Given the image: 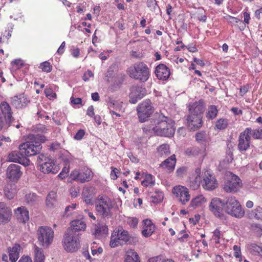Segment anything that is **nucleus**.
Masks as SVG:
<instances>
[{
    "mask_svg": "<svg viewBox=\"0 0 262 262\" xmlns=\"http://www.w3.org/2000/svg\"><path fill=\"white\" fill-rule=\"evenodd\" d=\"M174 124V121L171 118L163 114H157L149 129L158 136L171 137L175 133Z\"/></svg>",
    "mask_w": 262,
    "mask_h": 262,
    "instance_id": "f257e3e1",
    "label": "nucleus"
},
{
    "mask_svg": "<svg viewBox=\"0 0 262 262\" xmlns=\"http://www.w3.org/2000/svg\"><path fill=\"white\" fill-rule=\"evenodd\" d=\"M30 141L21 144L19 146L20 152L24 154L25 156H33L39 154L42 149L41 143H44L47 139L43 135L39 134L30 136Z\"/></svg>",
    "mask_w": 262,
    "mask_h": 262,
    "instance_id": "f03ea898",
    "label": "nucleus"
},
{
    "mask_svg": "<svg viewBox=\"0 0 262 262\" xmlns=\"http://www.w3.org/2000/svg\"><path fill=\"white\" fill-rule=\"evenodd\" d=\"M139 242L138 238L129 234L127 231L118 229L112 234L110 245L114 248L123 243L128 245H135Z\"/></svg>",
    "mask_w": 262,
    "mask_h": 262,
    "instance_id": "7ed1b4c3",
    "label": "nucleus"
},
{
    "mask_svg": "<svg viewBox=\"0 0 262 262\" xmlns=\"http://www.w3.org/2000/svg\"><path fill=\"white\" fill-rule=\"evenodd\" d=\"M224 210L227 214L238 219L244 216L245 211L235 197H227L224 200Z\"/></svg>",
    "mask_w": 262,
    "mask_h": 262,
    "instance_id": "20e7f679",
    "label": "nucleus"
},
{
    "mask_svg": "<svg viewBox=\"0 0 262 262\" xmlns=\"http://www.w3.org/2000/svg\"><path fill=\"white\" fill-rule=\"evenodd\" d=\"M62 244L64 249L68 252H75L80 248L79 234L74 233L72 230H67Z\"/></svg>",
    "mask_w": 262,
    "mask_h": 262,
    "instance_id": "39448f33",
    "label": "nucleus"
},
{
    "mask_svg": "<svg viewBox=\"0 0 262 262\" xmlns=\"http://www.w3.org/2000/svg\"><path fill=\"white\" fill-rule=\"evenodd\" d=\"M129 76L142 82L146 81L149 76V71L146 64L143 62L135 63L127 70Z\"/></svg>",
    "mask_w": 262,
    "mask_h": 262,
    "instance_id": "423d86ee",
    "label": "nucleus"
},
{
    "mask_svg": "<svg viewBox=\"0 0 262 262\" xmlns=\"http://www.w3.org/2000/svg\"><path fill=\"white\" fill-rule=\"evenodd\" d=\"M37 163L40 167V170L44 173L55 174L59 170V167L55 165L54 161L40 154L37 159Z\"/></svg>",
    "mask_w": 262,
    "mask_h": 262,
    "instance_id": "0eeeda50",
    "label": "nucleus"
},
{
    "mask_svg": "<svg viewBox=\"0 0 262 262\" xmlns=\"http://www.w3.org/2000/svg\"><path fill=\"white\" fill-rule=\"evenodd\" d=\"M37 235L39 245L47 248L53 242L54 231L51 227L41 226L38 229Z\"/></svg>",
    "mask_w": 262,
    "mask_h": 262,
    "instance_id": "6e6552de",
    "label": "nucleus"
},
{
    "mask_svg": "<svg viewBox=\"0 0 262 262\" xmlns=\"http://www.w3.org/2000/svg\"><path fill=\"white\" fill-rule=\"evenodd\" d=\"M113 207L111 201L106 196H99L96 202V210L103 217L111 215V209Z\"/></svg>",
    "mask_w": 262,
    "mask_h": 262,
    "instance_id": "1a4fd4ad",
    "label": "nucleus"
},
{
    "mask_svg": "<svg viewBox=\"0 0 262 262\" xmlns=\"http://www.w3.org/2000/svg\"><path fill=\"white\" fill-rule=\"evenodd\" d=\"M224 200L222 201L219 198H213L209 204V209L216 217L225 220L226 215L224 212Z\"/></svg>",
    "mask_w": 262,
    "mask_h": 262,
    "instance_id": "9d476101",
    "label": "nucleus"
},
{
    "mask_svg": "<svg viewBox=\"0 0 262 262\" xmlns=\"http://www.w3.org/2000/svg\"><path fill=\"white\" fill-rule=\"evenodd\" d=\"M140 122H144L154 112V107L149 99H146L139 104L137 108Z\"/></svg>",
    "mask_w": 262,
    "mask_h": 262,
    "instance_id": "9b49d317",
    "label": "nucleus"
},
{
    "mask_svg": "<svg viewBox=\"0 0 262 262\" xmlns=\"http://www.w3.org/2000/svg\"><path fill=\"white\" fill-rule=\"evenodd\" d=\"M70 177L72 180L83 183L90 181L93 178V172L87 168L81 171L74 170L72 171Z\"/></svg>",
    "mask_w": 262,
    "mask_h": 262,
    "instance_id": "f8f14e48",
    "label": "nucleus"
},
{
    "mask_svg": "<svg viewBox=\"0 0 262 262\" xmlns=\"http://www.w3.org/2000/svg\"><path fill=\"white\" fill-rule=\"evenodd\" d=\"M202 186L205 190H213L217 188L218 183L215 177L207 170L203 174Z\"/></svg>",
    "mask_w": 262,
    "mask_h": 262,
    "instance_id": "ddd939ff",
    "label": "nucleus"
},
{
    "mask_svg": "<svg viewBox=\"0 0 262 262\" xmlns=\"http://www.w3.org/2000/svg\"><path fill=\"white\" fill-rule=\"evenodd\" d=\"M172 193L182 204H185L190 200L188 189L184 186H178L174 187L172 189Z\"/></svg>",
    "mask_w": 262,
    "mask_h": 262,
    "instance_id": "4468645a",
    "label": "nucleus"
},
{
    "mask_svg": "<svg viewBox=\"0 0 262 262\" xmlns=\"http://www.w3.org/2000/svg\"><path fill=\"white\" fill-rule=\"evenodd\" d=\"M249 129H245L242 132L238 137V148L241 152L247 150L250 147L251 136L248 134Z\"/></svg>",
    "mask_w": 262,
    "mask_h": 262,
    "instance_id": "2eb2a0df",
    "label": "nucleus"
},
{
    "mask_svg": "<svg viewBox=\"0 0 262 262\" xmlns=\"http://www.w3.org/2000/svg\"><path fill=\"white\" fill-rule=\"evenodd\" d=\"M146 91L145 88L139 86H133L130 88L129 94V102L135 104L138 100L145 96Z\"/></svg>",
    "mask_w": 262,
    "mask_h": 262,
    "instance_id": "dca6fc26",
    "label": "nucleus"
},
{
    "mask_svg": "<svg viewBox=\"0 0 262 262\" xmlns=\"http://www.w3.org/2000/svg\"><path fill=\"white\" fill-rule=\"evenodd\" d=\"M242 186V183L240 179L237 176L233 175L225 184L224 189L228 193L235 192Z\"/></svg>",
    "mask_w": 262,
    "mask_h": 262,
    "instance_id": "f3484780",
    "label": "nucleus"
},
{
    "mask_svg": "<svg viewBox=\"0 0 262 262\" xmlns=\"http://www.w3.org/2000/svg\"><path fill=\"white\" fill-rule=\"evenodd\" d=\"M8 160L10 162H17L25 166L29 165L30 162L20 149L19 151L11 152L8 156Z\"/></svg>",
    "mask_w": 262,
    "mask_h": 262,
    "instance_id": "a211bd4d",
    "label": "nucleus"
},
{
    "mask_svg": "<svg viewBox=\"0 0 262 262\" xmlns=\"http://www.w3.org/2000/svg\"><path fill=\"white\" fill-rule=\"evenodd\" d=\"M22 174L20 166L18 165L10 164L7 169V177L13 181H17Z\"/></svg>",
    "mask_w": 262,
    "mask_h": 262,
    "instance_id": "6ab92c4d",
    "label": "nucleus"
},
{
    "mask_svg": "<svg viewBox=\"0 0 262 262\" xmlns=\"http://www.w3.org/2000/svg\"><path fill=\"white\" fill-rule=\"evenodd\" d=\"M16 184L11 181L8 182L3 188V193L5 197L8 200H11L14 198L17 192Z\"/></svg>",
    "mask_w": 262,
    "mask_h": 262,
    "instance_id": "aec40b11",
    "label": "nucleus"
},
{
    "mask_svg": "<svg viewBox=\"0 0 262 262\" xmlns=\"http://www.w3.org/2000/svg\"><path fill=\"white\" fill-rule=\"evenodd\" d=\"M187 124L190 130H196L202 126V117L189 114L187 117Z\"/></svg>",
    "mask_w": 262,
    "mask_h": 262,
    "instance_id": "412c9836",
    "label": "nucleus"
},
{
    "mask_svg": "<svg viewBox=\"0 0 262 262\" xmlns=\"http://www.w3.org/2000/svg\"><path fill=\"white\" fill-rule=\"evenodd\" d=\"M12 212L3 202H0V225L9 222L11 219Z\"/></svg>",
    "mask_w": 262,
    "mask_h": 262,
    "instance_id": "4be33fe9",
    "label": "nucleus"
},
{
    "mask_svg": "<svg viewBox=\"0 0 262 262\" xmlns=\"http://www.w3.org/2000/svg\"><path fill=\"white\" fill-rule=\"evenodd\" d=\"M14 213L19 222L25 224L29 220V212L24 206H20L14 210Z\"/></svg>",
    "mask_w": 262,
    "mask_h": 262,
    "instance_id": "5701e85b",
    "label": "nucleus"
},
{
    "mask_svg": "<svg viewBox=\"0 0 262 262\" xmlns=\"http://www.w3.org/2000/svg\"><path fill=\"white\" fill-rule=\"evenodd\" d=\"M30 102L29 99L24 95L15 96L12 98V104L16 108L26 107Z\"/></svg>",
    "mask_w": 262,
    "mask_h": 262,
    "instance_id": "b1692460",
    "label": "nucleus"
},
{
    "mask_svg": "<svg viewBox=\"0 0 262 262\" xmlns=\"http://www.w3.org/2000/svg\"><path fill=\"white\" fill-rule=\"evenodd\" d=\"M155 73L159 79L166 80L170 76V70L165 64H160L156 67Z\"/></svg>",
    "mask_w": 262,
    "mask_h": 262,
    "instance_id": "393cba45",
    "label": "nucleus"
},
{
    "mask_svg": "<svg viewBox=\"0 0 262 262\" xmlns=\"http://www.w3.org/2000/svg\"><path fill=\"white\" fill-rule=\"evenodd\" d=\"M94 188L92 187L85 186L83 188L82 196L85 203L89 205L93 204L94 197Z\"/></svg>",
    "mask_w": 262,
    "mask_h": 262,
    "instance_id": "a878e982",
    "label": "nucleus"
},
{
    "mask_svg": "<svg viewBox=\"0 0 262 262\" xmlns=\"http://www.w3.org/2000/svg\"><path fill=\"white\" fill-rule=\"evenodd\" d=\"M204 109V102L202 100H200L190 106L189 114L202 117Z\"/></svg>",
    "mask_w": 262,
    "mask_h": 262,
    "instance_id": "bb28decb",
    "label": "nucleus"
},
{
    "mask_svg": "<svg viewBox=\"0 0 262 262\" xmlns=\"http://www.w3.org/2000/svg\"><path fill=\"white\" fill-rule=\"evenodd\" d=\"M247 217L250 220H255L262 222V207L256 206L253 209L247 212Z\"/></svg>",
    "mask_w": 262,
    "mask_h": 262,
    "instance_id": "cd10ccee",
    "label": "nucleus"
},
{
    "mask_svg": "<svg viewBox=\"0 0 262 262\" xmlns=\"http://www.w3.org/2000/svg\"><path fill=\"white\" fill-rule=\"evenodd\" d=\"M144 229L142 231L143 235L145 237L150 236L155 231V227L151 220L146 219L143 221Z\"/></svg>",
    "mask_w": 262,
    "mask_h": 262,
    "instance_id": "c85d7f7f",
    "label": "nucleus"
},
{
    "mask_svg": "<svg viewBox=\"0 0 262 262\" xmlns=\"http://www.w3.org/2000/svg\"><path fill=\"white\" fill-rule=\"evenodd\" d=\"M46 256L41 248H39L36 245L33 246V262L45 261Z\"/></svg>",
    "mask_w": 262,
    "mask_h": 262,
    "instance_id": "c756f323",
    "label": "nucleus"
},
{
    "mask_svg": "<svg viewBox=\"0 0 262 262\" xmlns=\"http://www.w3.org/2000/svg\"><path fill=\"white\" fill-rule=\"evenodd\" d=\"M94 230L93 234L97 237H100L101 236L106 234L108 232L107 227L103 223L95 224Z\"/></svg>",
    "mask_w": 262,
    "mask_h": 262,
    "instance_id": "7c9ffc66",
    "label": "nucleus"
},
{
    "mask_svg": "<svg viewBox=\"0 0 262 262\" xmlns=\"http://www.w3.org/2000/svg\"><path fill=\"white\" fill-rule=\"evenodd\" d=\"M195 138L199 143L204 145V147H205L206 144L209 142L210 140L209 135L204 130L196 133Z\"/></svg>",
    "mask_w": 262,
    "mask_h": 262,
    "instance_id": "2f4dec72",
    "label": "nucleus"
},
{
    "mask_svg": "<svg viewBox=\"0 0 262 262\" xmlns=\"http://www.w3.org/2000/svg\"><path fill=\"white\" fill-rule=\"evenodd\" d=\"M176 163V159L175 155H173L162 162L160 164V166L164 168L167 169V170L170 172L174 169Z\"/></svg>",
    "mask_w": 262,
    "mask_h": 262,
    "instance_id": "473e14b6",
    "label": "nucleus"
},
{
    "mask_svg": "<svg viewBox=\"0 0 262 262\" xmlns=\"http://www.w3.org/2000/svg\"><path fill=\"white\" fill-rule=\"evenodd\" d=\"M86 228L85 223L82 221L77 220L72 221L71 223V227L67 230H72L74 233H76L79 231L84 230Z\"/></svg>",
    "mask_w": 262,
    "mask_h": 262,
    "instance_id": "72a5a7b5",
    "label": "nucleus"
},
{
    "mask_svg": "<svg viewBox=\"0 0 262 262\" xmlns=\"http://www.w3.org/2000/svg\"><path fill=\"white\" fill-rule=\"evenodd\" d=\"M20 250V246L19 244H15L14 246L9 248V259L12 262H15L19 256V251Z\"/></svg>",
    "mask_w": 262,
    "mask_h": 262,
    "instance_id": "f704fd0d",
    "label": "nucleus"
},
{
    "mask_svg": "<svg viewBox=\"0 0 262 262\" xmlns=\"http://www.w3.org/2000/svg\"><path fill=\"white\" fill-rule=\"evenodd\" d=\"M125 262H140L138 253L134 250H129L126 252Z\"/></svg>",
    "mask_w": 262,
    "mask_h": 262,
    "instance_id": "c9c22d12",
    "label": "nucleus"
},
{
    "mask_svg": "<svg viewBox=\"0 0 262 262\" xmlns=\"http://www.w3.org/2000/svg\"><path fill=\"white\" fill-rule=\"evenodd\" d=\"M1 110L2 113L0 115L6 116L9 117L13 118L12 112L10 106L7 102L3 101L1 102Z\"/></svg>",
    "mask_w": 262,
    "mask_h": 262,
    "instance_id": "e433bc0d",
    "label": "nucleus"
},
{
    "mask_svg": "<svg viewBox=\"0 0 262 262\" xmlns=\"http://www.w3.org/2000/svg\"><path fill=\"white\" fill-rule=\"evenodd\" d=\"M13 119V118L0 115V130L7 129L10 126Z\"/></svg>",
    "mask_w": 262,
    "mask_h": 262,
    "instance_id": "4c0bfd02",
    "label": "nucleus"
},
{
    "mask_svg": "<svg viewBox=\"0 0 262 262\" xmlns=\"http://www.w3.org/2000/svg\"><path fill=\"white\" fill-rule=\"evenodd\" d=\"M205 150V147H203V149H201L199 147L192 146L187 148L185 152L187 156H196L203 153Z\"/></svg>",
    "mask_w": 262,
    "mask_h": 262,
    "instance_id": "58836bf2",
    "label": "nucleus"
},
{
    "mask_svg": "<svg viewBox=\"0 0 262 262\" xmlns=\"http://www.w3.org/2000/svg\"><path fill=\"white\" fill-rule=\"evenodd\" d=\"M246 129H249L250 132L248 134L249 136H252L254 139H262V127H258L256 129H252L250 127H247Z\"/></svg>",
    "mask_w": 262,
    "mask_h": 262,
    "instance_id": "ea45409f",
    "label": "nucleus"
},
{
    "mask_svg": "<svg viewBox=\"0 0 262 262\" xmlns=\"http://www.w3.org/2000/svg\"><path fill=\"white\" fill-rule=\"evenodd\" d=\"M217 113L218 110L216 106L214 105H210L206 113V117L209 119L212 120L216 117Z\"/></svg>",
    "mask_w": 262,
    "mask_h": 262,
    "instance_id": "a19ab883",
    "label": "nucleus"
},
{
    "mask_svg": "<svg viewBox=\"0 0 262 262\" xmlns=\"http://www.w3.org/2000/svg\"><path fill=\"white\" fill-rule=\"evenodd\" d=\"M158 152L161 157L169 155L170 154L169 146L167 144L161 145L158 147Z\"/></svg>",
    "mask_w": 262,
    "mask_h": 262,
    "instance_id": "79ce46f5",
    "label": "nucleus"
},
{
    "mask_svg": "<svg viewBox=\"0 0 262 262\" xmlns=\"http://www.w3.org/2000/svg\"><path fill=\"white\" fill-rule=\"evenodd\" d=\"M56 203V193L54 191L50 192L47 196L46 204L49 207H53Z\"/></svg>",
    "mask_w": 262,
    "mask_h": 262,
    "instance_id": "37998d69",
    "label": "nucleus"
},
{
    "mask_svg": "<svg viewBox=\"0 0 262 262\" xmlns=\"http://www.w3.org/2000/svg\"><path fill=\"white\" fill-rule=\"evenodd\" d=\"M25 199L27 204L32 205L38 201V197L34 193H29L26 194Z\"/></svg>",
    "mask_w": 262,
    "mask_h": 262,
    "instance_id": "c03bdc74",
    "label": "nucleus"
},
{
    "mask_svg": "<svg viewBox=\"0 0 262 262\" xmlns=\"http://www.w3.org/2000/svg\"><path fill=\"white\" fill-rule=\"evenodd\" d=\"M152 202L154 203H158L161 202L164 198V194L162 191L156 190L151 196Z\"/></svg>",
    "mask_w": 262,
    "mask_h": 262,
    "instance_id": "a18cd8bd",
    "label": "nucleus"
},
{
    "mask_svg": "<svg viewBox=\"0 0 262 262\" xmlns=\"http://www.w3.org/2000/svg\"><path fill=\"white\" fill-rule=\"evenodd\" d=\"M155 180H153V176L150 174H147L145 176V178L141 184L143 186L147 187L148 186H152L155 185Z\"/></svg>",
    "mask_w": 262,
    "mask_h": 262,
    "instance_id": "49530a36",
    "label": "nucleus"
},
{
    "mask_svg": "<svg viewBox=\"0 0 262 262\" xmlns=\"http://www.w3.org/2000/svg\"><path fill=\"white\" fill-rule=\"evenodd\" d=\"M206 202L205 198L203 195H199L194 198L190 203V205L192 207L200 206L202 203Z\"/></svg>",
    "mask_w": 262,
    "mask_h": 262,
    "instance_id": "de8ad7c7",
    "label": "nucleus"
},
{
    "mask_svg": "<svg viewBox=\"0 0 262 262\" xmlns=\"http://www.w3.org/2000/svg\"><path fill=\"white\" fill-rule=\"evenodd\" d=\"M251 252L254 255H260L262 256V247L253 244L250 246Z\"/></svg>",
    "mask_w": 262,
    "mask_h": 262,
    "instance_id": "09e8293b",
    "label": "nucleus"
},
{
    "mask_svg": "<svg viewBox=\"0 0 262 262\" xmlns=\"http://www.w3.org/2000/svg\"><path fill=\"white\" fill-rule=\"evenodd\" d=\"M228 120L226 119H220L216 122L215 126L217 129H224L227 127Z\"/></svg>",
    "mask_w": 262,
    "mask_h": 262,
    "instance_id": "8fccbe9b",
    "label": "nucleus"
},
{
    "mask_svg": "<svg viewBox=\"0 0 262 262\" xmlns=\"http://www.w3.org/2000/svg\"><path fill=\"white\" fill-rule=\"evenodd\" d=\"M49 129L43 124H38L36 125L33 129V130L38 134L39 133H46Z\"/></svg>",
    "mask_w": 262,
    "mask_h": 262,
    "instance_id": "3c124183",
    "label": "nucleus"
},
{
    "mask_svg": "<svg viewBox=\"0 0 262 262\" xmlns=\"http://www.w3.org/2000/svg\"><path fill=\"white\" fill-rule=\"evenodd\" d=\"M223 236V233L218 229L214 230L213 232V239L215 241L216 244H219L220 239Z\"/></svg>",
    "mask_w": 262,
    "mask_h": 262,
    "instance_id": "603ef678",
    "label": "nucleus"
},
{
    "mask_svg": "<svg viewBox=\"0 0 262 262\" xmlns=\"http://www.w3.org/2000/svg\"><path fill=\"white\" fill-rule=\"evenodd\" d=\"M39 68L46 72H50L52 70V66L48 61L41 63Z\"/></svg>",
    "mask_w": 262,
    "mask_h": 262,
    "instance_id": "864d4df0",
    "label": "nucleus"
},
{
    "mask_svg": "<svg viewBox=\"0 0 262 262\" xmlns=\"http://www.w3.org/2000/svg\"><path fill=\"white\" fill-rule=\"evenodd\" d=\"M128 224L132 228L137 227L138 223V220L136 217H129L127 219Z\"/></svg>",
    "mask_w": 262,
    "mask_h": 262,
    "instance_id": "5fc2aeb1",
    "label": "nucleus"
},
{
    "mask_svg": "<svg viewBox=\"0 0 262 262\" xmlns=\"http://www.w3.org/2000/svg\"><path fill=\"white\" fill-rule=\"evenodd\" d=\"M45 93L47 97H48L49 99H51V98H56V94L55 93L53 92L52 89L49 88V89H46L45 90Z\"/></svg>",
    "mask_w": 262,
    "mask_h": 262,
    "instance_id": "6e6d98bb",
    "label": "nucleus"
},
{
    "mask_svg": "<svg viewBox=\"0 0 262 262\" xmlns=\"http://www.w3.org/2000/svg\"><path fill=\"white\" fill-rule=\"evenodd\" d=\"M76 207V204H72L71 205L67 206L64 210V216H66L67 217L68 216L71 214V211L75 209Z\"/></svg>",
    "mask_w": 262,
    "mask_h": 262,
    "instance_id": "4d7b16f0",
    "label": "nucleus"
},
{
    "mask_svg": "<svg viewBox=\"0 0 262 262\" xmlns=\"http://www.w3.org/2000/svg\"><path fill=\"white\" fill-rule=\"evenodd\" d=\"M201 183V177L200 176H199V177L196 176L194 180V184L192 185H191L190 186L193 189H197ZM192 183H193V182H192Z\"/></svg>",
    "mask_w": 262,
    "mask_h": 262,
    "instance_id": "13d9d810",
    "label": "nucleus"
},
{
    "mask_svg": "<svg viewBox=\"0 0 262 262\" xmlns=\"http://www.w3.org/2000/svg\"><path fill=\"white\" fill-rule=\"evenodd\" d=\"M84 135V130L83 129H79L74 136V138L76 140H80L82 139Z\"/></svg>",
    "mask_w": 262,
    "mask_h": 262,
    "instance_id": "bf43d9fd",
    "label": "nucleus"
},
{
    "mask_svg": "<svg viewBox=\"0 0 262 262\" xmlns=\"http://www.w3.org/2000/svg\"><path fill=\"white\" fill-rule=\"evenodd\" d=\"M147 6L153 10H155L156 7L157 6V2L156 0H147Z\"/></svg>",
    "mask_w": 262,
    "mask_h": 262,
    "instance_id": "052dcab7",
    "label": "nucleus"
},
{
    "mask_svg": "<svg viewBox=\"0 0 262 262\" xmlns=\"http://www.w3.org/2000/svg\"><path fill=\"white\" fill-rule=\"evenodd\" d=\"M233 250L234 251V256L236 258H239V261H242V259L241 258V254L239 252V248L237 246L234 245L233 247Z\"/></svg>",
    "mask_w": 262,
    "mask_h": 262,
    "instance_id": "680f3d73",
    "label": "nucleus"
},
{
    "mask_svg": "<svg viewBox=\"0 0 262 262\" xmlns=\"http://www.w3.org/2000/svg\"><path fill=\"white\" fill-rule=\"evenodd\" d=\"M252 227L258 235L262 234V226L260 224H255L252 225Z\"/></svg>",
    "mask_w": 262,
    "mask_h": 262,
    "instance_id": "e2e57ef3",
    "label": "nucleus"
},
{
    "mask_svg": "<svg viewBox=\"0 0 262 262\" xmlns=\"http://www.w3.org/2000/svg\"><path fill=\"white\" fill-rule=\"evenodd\" d=\"M186 171V168L185 167H182L177 170L176 173L177 176L181 177L185 173Z\"/></svg>",
    "mask_w": 262,
    "mask_h": 262,
    "instance_id": "0e129e2a",
    "label": "nucleus"
},
{
    "mask_svg": "<svg viewBox=\"0 0 262 262\" xmlns=\"http://www.w3.org/2000/svg\"><path fill=\"white\" fill-rule=\"evenodd\" d=\"M112 170L110 174L111 178L113 180H116L118 178L117 173L119 172V171L116 168L112 167Z\"/></svg>",
    "mask_w": 262,
    "mask_h": 262,
    "instance_id": "69168bd1",
    "label": "nucleus"
},
{
    "mask_svg": "<svg viewBox=\"0 0 262 262\" xmlns=\"http://www.w3.org/2000/svg\"><path fill=\"white\" fill-rule=\"evenodd\" d=\"M94 74L92 71L88 70L86 71L83 76V80L85 81H88L90 77H93Z\"/></svg>",
    "mask_w": 262,
    "mask_h": 262,
    "instance_id": "338daca9",
    "label": "nucleus"
},
{
    "mask_svg": "<svg viewBox=\"0 0 262 262\" xmlns=\"http://www.w3.org/2000/svg\"><path fill=\"white\" fill-rule=\"evenodd\" d=\"M79 189L75 187H72L70 189V194L73 197L77 196L78 193H79Z\"/></svg>",
    "mask_w": 262,
    "mask_h": 262,
    "instance_id": "774afa93",
    "label": "nucleus"
}]
</instances>
